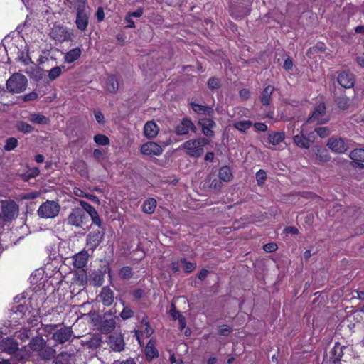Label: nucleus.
Listing matches in <instances>:
<instances>
[{
    "label": "nucleus",
    "instance_id": "1",
    "mask_svg": "<svg viewBox=\"0 0 364 364\" xmlns=\"http://www.w3.org/2000/svg\"><path fill=\"white\" fill-rule=\"evenodd\" d=\"M209 141L205 138L191 139L185 141L181 148L186 150V153L191 157L198 158L204 152V146L208 144Z\"/></svg>",
    "mask_w": 364,
    "mask_h": 364
},
{
    "label": "nucleus",
    "instance_id": "2",
    "mask_svg": "<svg viewBox=\"0 0 364 364\" xmlns=\"http://www.w3.org/2000/svg\"><path fill=\"white\" fill-rule=\"evenodd\" d=\"M28 86L26 77L20 73L13 74L6 81V89L11 93H21Z\"/></svg>",
    "mask_w": 364,
    "mask_h": 364
},
{
    "label": "nucleus",
    "instance_id": "3",
    "mask_svg": "<svg viewBox=\"0 0 364 364\" xmlns=\"http://www.w3.org/2000/svg\"><path fill=\"white\" fill-rule=\"evenodd\" d=\"M60 210V205L55 200H46L43 203L37 210L38 216L49 219L55 218Z\"/></svg>",
    "mask_w": 364,
    "mask_h": 364
},
{
    "label": "nucleus",
    "instance_id": "4",
    "mask_svg": "<svg viewBox=\"0 0 364 364\" xmlns=\"http://www.w3.org/2000/svg\"><path fill=\"white\" fill-rule=\"evenodd\" d=\"M314 132L306 134V130L304 127H302L300 134L294 136L293 141L298 147L308 149L314 141Z\"/></svg>",
    "mask_w": 364,
    "mask_h": 364
},
{
    "label": "nucleus",
    "instance_id": "5",
    "mask_svg": "<svg viewBox=\"0 0 364 364\" xmlns=\"http://www.w3.org/2000/svg\"><path fill=\"white\" fill-rule=\"evenodd\" d=\"M87 219L85 213L80 208H73L67 217V223L77 228H81Z\"/></svg>",
    "mask_w": 364,
    "mask_h": 364
},
{
    "label": "nucleus",
    "instance_id": "6",
    "mask_svg": "<svg viewBox=\"0 0 364 364\" xmlns=\"http://www.w3.org/2000/svg\"><path fill=\"white\" fill-rule=\"evenodd\" d=\"M72 36V32L66 27L55 25L52 28L51 36L60 42L71 40Z\"/></svg>",
    "mask_w": 364,
    "mask_h": 364
},
{
    "label": "nucleus",
    "instance_id": "7",
    "mask_svg": "<svg viewBox=\"0 0 364 364\" xmlns=\"http://www.w3.org/2000/svg\"><path fill=\"white\" fill-rule=\"evenodd\" d=\"M76 9L75 24L80 31L86 30L89 22V14L86 8H77Z\"/></svg>",
    "mask_w": 364,
    "mask_h": 364
},
{
    "label": "nucleus",
    "instance_id": "8",
    "mask_svg": "<svg viewBox=\"0 0 364 364\" xmlns=\"http://www.w3.org/2000/svg\"><path fill=\"white\" fill-rule=\"evenodd\" d=\"M73 333L71 328L61 327L53 332L52 338L58 343H64L70 340Z\"/></svg>",
    "mask_w": 364,
    "mask_h": 364
},
{
    "label": "nucleus",
    "instance_id": "9",
    "mask_svg": "<svg viewBox=\"0 0 364 364\" xmlns=\"http://www.w3.org/2000/svg\"><path fill=\"white\" fill-rule=\"evenodd\" d=\"M18 212V208L13 201L6 202L2 205V217L5 221H9L15 218Z\"/></svg>",
    "mask_w": 364,
    "mask_h": 364
},
{
    "label": "nucleus",
    "instance_id": "10",
    "mask_svg": "<svg viewBox=\"0 0 364 364\" xmlns=\"http://www.w3.org/2000/svg\"><path fill=\"white\" fill-rule=\"evenodd\" d=\"M326 117V106L324 103H320L314 110L309 122H316L318 124H323L328 121Z\"/></svg>",
    "mask_w": 364,
    "mask_h": 364
},
{
    "label": "nucleus",
    "instance_id": "11",
    "mask_svg": "<svg viewBox=\"0 0 364 364\" xmlns=\"http://www.w3.org/2000/svg\"><path fill=\"white\" fill-rule=\"evenodd\" d=\"M327 146L333 151L340 154L344 153L348 148L347 142L342 138H330Z\"/></svg>",
    "mask_w": 364,
    "mask_h": 364
},
{
    "label": "nucleus",
    "instance_id": "12",
    "mask_svg": "<svg viewBox=\"0 0 364 364\" xmlns=\"http://www.w3.org/2000/svg\"><path fill=\"white\" fill-rule=\"evenodd\" d=\"M190 131L196 132V127L193 122L188 118L183 119L175 128V132L177 135L188 134Z\"/></svg>",
    "mask_w": 364,
    "mask_h": 364
},
{
    "label": "nucleus",
    "instance_id": "13",
    "mask_svg": "<svg viewBox=\"0 0 364 364\" xmlns=\"http://www.w3.org/2000/svg\"><path fill=\"white\" fill-rule=\"evenodd\" d=\"M110 348L116 352H120L124 348V341L121 333H113L109 337L108 341Z\"/></svg>",
    "mask_w": 364,
    "mask_h": 364
},
{
    "label": "nucleus",
    "instance_id": "14",
    "mask_svg": "<svg viewBox=\"0 0 364 364\" xmlns=\"http://www.w3.org/2000/svg\"><path fill=\"white\" fill-rule=\"evenodd\" d=\"M162 151L163 149L161 146L153 141L145 143L141 147V152L147 156H159L162 153Z\"/></svg>",
    "mask_w": 364,
    "mask_h": 364
},
{
    "label": "nucleus",
    "instance_id": "15",
    "mask_svg": "<svg viewBox=\"0 0 364 364\" xmlns=\"http://www.w3.org/2000/svg\"><path fill=\"white\" fill-rule=\"evenodd\" d=\"M337 81L344 88H350L355 84L354 75L346 71L341 73L338 75Z\"/></svg>",
    "mask_w": 364,
    "mask_h": 364
},
{
    "label": "nucleus",
    "instance_id": "16",
    "mask_svg": "<svg viewBox=\"0 0 364 364\" xmlns=\"http://www.w3.org/2000/svg\"><path fill=\"white\" fill-rule=\"evenodd\" d=\"M104 236V233L97 230L90 232L87 237V244L92 249H95L100 244Z\"/></svg>",
    "mask_w": 364,
    "mask_h": 364
},
{
    "label": "nucleus",
    "instance_id": "17",
    "mask_svg": "<svg viewBox=\"0 0 364 364\" xmlns=\"http://www.w3.org/2000/svg\"><path fill=\"white\" fill-rule=\"evenodd\" d=\"M0 348L4 352L13 354L18 349V346L14 339L4 338L0 341Z\"/></svg>",
    "mask_w": 364,
    "mask_h": 364
},
{
    "label": "nucleus",
    "instance_id": "18",
    "mask_svg": "<svg viewBox=\"0 0 364 364\" xmlns=\"http://www.w3.org/2000/svg\"><path fill=\"white\" fill-rule=\"evenodd\" d=\"M199 125L202 127V132L207 136H213V129L216 126L215 122L208 118H203L198 121Z\"/></svg>",
    "mask_w": 364,
    "mask_h": 364
},
{
    "label": "nucleus",
    "instance_id": "19",
    "mask_svg": "<svg viewBox=\"0 0 364 364\" xmlns=\"http://www.w3.org/2000/svg\"><path fill=\"white\" fill-rule=\"evenodd\" d=\"M99 299L105 306H109L113 303L114 293L109 287H105L102 289Z\"/></svg>",
    "mask_w": 364,
    "mask_h": 364
},
{
    "label": "nucleus",
    "instance_id": "20",
    "mask_svg": "<svg viewBox=\"0 0 364 364\" xmlns=\"http://www.w3.org/2000/svg\"><path fill=\"white\" fill-rule=\"evenodd\" d=\"M159 129L157 124L153 122H147L144 127V134L149 139H153L159 134Z\"/></svg>",
    "mask_w": 364,
    "mask_h": 364
},
{
    "label": "nucleus",
    "instance_id": "21",
    "mask_svg": "<svg viewBox=\"0 0 364 364\" xmlns=\"http://www.w3.org/2000/svg\"><path fill=\"white\" fill-rule=\"evenodd\" d=\"M350 158L359 168H363L364 166V149H356L350 153Z\"/></svg>",
    "mask_w": 364,
    "mask_h": 364
},
{
    "label": "nucleus",
    "instance_id": "22",
    "mask_svg": "<svg viewBox=\"0 0 364 364\" xmlns=\"http://www.w3.org/2000/svg\"><path fill=\"white\" fill-rule=\"evenodd\" d=\"M89 255L87 251H81L73 257V264L77 268H82L87 262Z\"/></svg>",
    "mask_w": 364,
    "mask_h": 364
},
{
    "label": "nucleus",
    "instance_id": "23",
    "mask_svg": "<svg viewBox=\"0 0 364 364\" xmlns=\"http://www.w3.org/2000/svg\"><path fill=\"white\" fill-rule=\"evenodd\" d=\"M190 105L192 109L198 114L211 116L214 112L213 109L209 106L199 105L195 102H191Z\"/></svg>",
    "mask_w": 364,
    "mask_h": 364
},
{
    "label": "nucleus",
    "instance_id": "24",
    "mask_svg": "<svg viewBox=\"0 0 364 364\" xmlns=\"http://www.w3.org/2000/svg\"><path fill=\"white\" fill-rule=\"evenodd\" d=\"M153 333V329L149 326V322L146 318H143L141 320V329L136 331V336L137 339L140 340V336L149 337Z\"/></svg>",
    "mask_w": 364,
    "mask_h": 364
},
{
    "label": "nucleus",
    "instance_id": "25",
    "mask_svg": "<svg viewBox=\"0 0 364 364\" xmlns=\"http://www.w3.org/2000/svg\"><path fill=\"white\" fill-rule=\"evenodd\" d=\"M46 345V341L41 337L33 338L29 343L31 350L35 352L41 353Z\"/></svg>",
    "mask_w": 364,
    "mask_h": 364
},
{
    "label": "nucleus",
    "instance_id": "26",
    "mask_svg": "<svg viewBox=\"0 0 364 364\" xmlns=\"http://www.w3.org/2000/svg\"><path fill=\"white\" fill-rule=\"evenodd\" d=\"M82 51L80 48H75L67 52L64 55V61L71 63L77 60L81 55Z\"/></svg>",
    "mask_w": 364,
    "mask_h": 364
},
{
    "label": "nucleus",
    "instance_id": "27",
    "mask_svg": "<svg viewBox=\"0 0 364 364\" xmlns=\"http://www.w3.org/2000/svg\"><path fill=\"white\" fill-rule=\"evenodd\" d=\"M28 121L36 124H47L49 122V119L39 113H31L28 117Z\"/></svg>",
    "mask_w": 364,
    "mask_h": 364
},
{
    "label": "nucleus",
    "instance_id": "28",
    "mask_svg": "<svg viewBox=\"0 0 364 364\" xmlns=\"http://www.w3.org/2000/svg\"><path fill=\"white\" fill-rule=\"evenodd\" d=\"M116 326V321L114 318L110 316L109 318H105L102 321L101 329L103 333H109L111 332Z\"/></svg>",
    "mask_w": 364,
    "mask_h": 364
},
{
    "label": "nucleus",
    "instance_id": "29",
    "mask_svg": "<svg viewBox=\"0 0 364 364\" xmlns=\"http://www.w3.org/2000/svg\"><path fill=\"white\" fill-rule=\"evenodd\" d=\"M274 87L271 86V85H269V86H267L262 93V95H261V102L263 105H270V102H271V95L272 94V92H274Z\"/></svg>",
    "mask_w": 364,
    "mask_h": 364
},
{
    "label": "nucleus",
    "instance_id": "30",
    "mask_svg": "<svg viewBox=\"0 0 364 364\" xmlns=\"http://www.w3.org/2000/svg\"><path fill=\"white\" fill-rule=\"evenodd\" d=\"M105 87L109 92H115L119 88L118 81L114 76H109L105 82Z\"/></svg>",
    "mask_w": 364,
    "mask_h": 364
},
{
    "label": "nucleus",
    "instance_id": "31",
    "mask_svg": "<svg viewBox=\"0 0 364 364\" xmlns=\"http://www.w3.org/2000/svg\"><path fill=\"white\" fill-rule=\"evenodd\" d=\"M156 204V200L154 198H149L144 202L142 210L146 214H151L154 212Z\"/></svg>",
    "mask_w": 364,
    "mask_h": 364
},
{
    "label": "nucleus",
    "instance_id": "32",
    "mask_svg": "<svg viewBox=\"0 0 364 364\" xmlns=\"http://www.w3.org/2000/svg\"><path fill=\"white\" fill-rule=\"evenodd\" d=\"M219 178L220 180L228 182L232 178V174L230 167L223 166L219 171Z\"/></svg>",
    "mask_w": 364,
    "mask_h": 364
},
{
    "label": "nucleus",
    "instance_id": "33",
    "mask_svg": "<svg viewBox=\"0 0 364 364\" xmlns=\"http://www.w3.org/2000/svg\"><path fill=\"white\" fill-rule=\"evenodd\" d=\"M145 354L149 360H151L158 356V351L151 341L147 343L145 348Z\"/></svg>",
    "mask_w": 364,
    "mask_h": 364
},
{
    "label": "nucleus",
    "instance_id": "34",
    "mask_svg": "<svg viewBox=\"0 0 364 364\" xmlns=\"http://www.w3.org/2000/svg\"><path fill=\"white\" fill-rule=\"evenodd\" d=\"M73 358L70 353H62L56 358V364H72Z\"/></svg>",
    "mask_w": 364,
    "mask_h": 364
},
{
    "label": "nucleus",
    "instance_id": "35",
    "mask_svg": "<svg viewBox=\"0 0 364 364\" xmlns=\"http://www.w3.org/2000/svg\"><path fill=\"white\" fill-rule=\"evenodd\" d=\"M75 168L79 174L82 176H87V165L85 161L81 160L75 164Z\"/></svg>",
    "mask_w": 364,
    "mask_h": 364
},
{
    "label": "nucleus",
    "instance_id": "36",
    "mask_svg": "<svg viewBox=\"0 0 364 364\" xmlns=\"http://www.w3.org/2000/svg\"><path fill=\"white\" fill-rule=\"evenodd\" d=\"M16 127L17 130L24 134H29L34 130L33 127L23 121L18 122L16 123Z\"/></svg>",
    "mask_w": 364,
    "mask_h": 364
},
{
    "label": "nucleus",
    "instance_id": "37",
    "mask_svg": "<svg viewBox=\"0 0 364 364\" xmlns=\"http://www.w3.org/2000/svg\"><path fill=\"white\" fill-rule=\"evenodd\" d=\"M55 353L56 352L53 348L48 347L46 345L44 348L41 350L39 355L41 356L42 358L45 360H50V358L54 357Z\"/></svg>",
    "mask_w": 364,
    "mask_h": 364
},
{
    "label": "nucleus",
    "instance_id": "38",
    "mask_svg": "<svg viewBox=\"0 0 364 364\" xmlns=\"http://www.w3.org/2000/svg\"><path fill=\"white\" fill-rule=\"evenodd\" d=\"M64 68L65 66H56L53 68L48 73V78L52 81L55 80L62 74V70Z\"/></svg>",
    "mask_w": 364,
    "mask_h": 364
},
{
    "label": "nucleus",
    "instance_id": "39",
    "mask_svg": "<svg viewBox=\"0 0 364 364\" xmlns=\"http://www.w3.org/2000/svg\"><path fill=\"white\" fill-rule=\"evenodd\" d=\"M284 139V135L282 132H277L269 136V141L272 145H277Z\"/></svg>",
    "mask_w": 364,
    "mask_h": 364
},
{
    "label": "nucleus",
    "instance_id": "40",
    "mask_svg": "<svg viewBox=\"0 0 364 364\" xmlns=\"http://www.w3.org/2000/svg\"><path fill=\"white\" fill-rule=\"evenodd\" d=\"M80 204L82 206L81 209L83 210L84 212L86 211L90 216H93V215L97 213L95 208L86 201L80 200Z\"/></svg>",
    "mask_w": 364,
    "mask_h": 364
},
{
    "label": "nucleus",
    "instance_id": "41",
    "mask_svg": "<svg viewBox=\"0 0 364 364\" xmlns=\"http://www.w3.org/2000/svg\"><path fill=\"white\" fill-rule=\"evenodd\" d=\"M252 124V123L250 120H243L235 122L234 127L240 131L245 132L248 129Z\"/></svg>",
    "mask_w": 364,
    "mask_h": 364
},
{
    "label": "nucleus",
    "instance_id": "42",
    "mask_svg": "<svg viewBox=\"0 0 364 364\" xmlns=\"http://www.w3.org/2000/svg\"><path fill=\"white\" fill-rule=\"evenodd\" d=\"M94 141L97 144L101 146H105L109 144V138L107 136L100 134L95 135Z\"/></svg>",
    "mask_w": 364,
    "mask_h": 364
},
{
    "label": "nucleus",
    "instance_id": "43",
    "mask_svg": "<svg viewBox=\"0 0 364 364\" xmlns=\"http://www.w3.org/2000/svg\"><path fill=\"white\" fill-rule=\"evenodd\" d=\"M18 145V140L14 137H10L6 139L4 149L7 151L14 150Z\"/></svg>",
    "mask_w": 364,
    "mask_h": 364
},
{
    "label": "nucleus",
    "instance_id": "44",
    "mask_svg": "<svg viewBox=\"0 0 364 364\" xmlns=\"http://www.w3.org/2000/svg\"><path fill=\"white\" fill-rule=\"evenodd\" d=\"M256 179H257L258 186H263L267 179L266 172L262 169H260L259 171H258L256 173Z\"/></svg>",
    "mask_w": 364,
    "mask_h": 364
},
{
    "label": "nucleus",
    "instance_id": "45",
    "mask_svg": "<svg viewBox=\"0 0 364 364\" xmlns=\"http://www.w3.org/2000/svg\"><path fill=\"white\" fill-rule=\"evenodd\" d=\"M132 275V270L129 267H124L119 271V276L123 279H129Z\"/></svg>",
    "mask_w": 364,
    "mask_h": 364
},
{
    "label": "nucleus",
    "instance_id": "46",
    "mask_svg": "<svg viewBox=\"0 0 364 364\" xmlns=\"http://www.w3.org/2000/svg\"><path fill=\"white\" fill-rule=\"evenodd\" d=\"M181 262L183 264V269L187 273L193 272L196 267V263L188 262L185 259H181Z\"/></svg>",
    "mask_w": 364,
    "mask_h": 364
},
{
    "label": "nucleus",
    "instance_id": "47",
    "mask_svg": "<svg viewBox=\"0 0 364 364\" xmlns=\"http://www.w3.org/2000/svg\"><path fill=\"white\" fill-rule=\"evenodd\" d=\"M349 102V99L345 96L340 97L337 100L338 107L343 109L348 107Z\"/></svg>",
    "mask_w": 364,
    "mask_h": 364
},
{
    "label": "nucleus",
    "instance_id": "48",
    "mask_svg": "<svg viewBox=\"0 0 364 364\" xmlns=\"http://www.w3.org/2000/svg\"><path fill=\"white\" fill-rule=\"evenodd\" d=\"M314 131L321 138L328 136L331 133L330 129L326 127L316 128Z\"/></svg>",
    "mask_w": 364,
    "mask_h": 364
},
{
    "label": "nucleus",
    "instance_id": "49",
    "mask_svg": "<svg viewBox=\"0 0 364 364\" xmlns=\"http://www.w3.org/2000/svg\"><path fill=\"white\" fill-rule=\"evenodd\" d=\"M134 312L127 306H124L122 311L120 314V316L122 319L126 320L132 317Z\"/></svg>",
    "mask_w": 364,
    "mask_h": 364
},
{
    "label": "nucleus",
    "instance_id": "50",
    "mask_svg": "<svg viewBox=\"0 0 364 364\" xmlns=\"http://www.w3.org/2000/svg\"><path fill=\"white\" fill-rule=\"evenodd\" d=\"M92 154L93 157L99 162H101L105 159V154L100 149H94Z\"/></svg>",
    "mask_w": 364,
    "mask_h": 364
},
{
    "label": "nucleus",
    "instance_id": "51",
    "mask_svg": "<svg viewBox=\"0 0 364 364\" xmlns=\"http://www.w3.org/2000/svg\"><path fill=\"white\" fill-rule=\"evenodd\" d=\"M100 343H101V338H100V336H92L91 341H90V346L94 347V348H97L98 346H100Z\"/></svg>",
    "mask_w": 364,
    "mask_h": 364
},
{
    "label": "nucleus",
    "instance_id": "52",
    "mask_svg": "<svg viewBox=\"0 0 364 364\" xmlns=\"http://www.w3.org/2000/svg\"><path fill=\"white\" fill-rule=\"evenodd\" d=\"M263 249L267 252H272L277 249V245L274 242H271L264 245Z\"/></svg>",
    "mask_w": 364,
    "mask_h": 364
},
{
    "label": "nucleus",
    "instance_id": "53",
    "mask_svg": "<svg viewBox=\"0 0 364 364\" xmlns=\"http://www.w3.org/2000/svg\"><path fill=\"white\" fill-rule=\"evenodd\" d=\"M38 98V94L36 92H31L24 95V101H33Z\"/></svg>",
    "mask_w": 364,
    "mask_h": 364
},
{
    "label": "nucleus",
    "instance_id": "54",
    "mask_svg": "<svg viewBox=\"0 0 364 364\" xmlns=\"http://www.w3.org/2000/svg\"><path fill=\"white\" fill-rule=\"evenodd\" d=\"M218 84H219V80L217 78H214V77L210 78L208 82V87L210 89H215V88L218 87Z\"/></svg>",
    "mask_w": 364,
    "mask_h": 364
},
{
    "label": "nucleus",
    "instance_id": "55",
    "mask_svg": "<svg viewBox=\"0 0 364 364\" xmlns=\"http://www.w3.org/2000/svg\"><path fill=\"white\" fill-rule=\"evenodd\" d=\"M230 333V328L228 326L223 325L219 328V333L223 336H227Z\"/></svg>",
    "mask_w": 364,
    "mask_h": 364
},
{
    "label": "nucleus",
    "instance_id": "56",
    "mask_svg": "<svg viewBox=\"0 0 364 364\" xmlns=\"http://www.w3.org/2000/svg\"><path fill=\"white\" fill-rule=\"evenodd\" d=\"M255 128L257 131L265 132L267 129V126L264 123L257 122L254 124Z\"/></svg>",
    "mask_w": 364,
    "mask_h": 364
},
{
    "label": "nucleus",
    "instance_id": "57",
    "mask_svg": "<svg viewBox=\"0 0 364 364\" xmlns=\"http://www.w3.org/2000/svg\"><path fill=\"white\" fill-rule=\"evenodd\" d=\"M128 15H130V16L132 18V17H135V18H139L142 16L143 14V9L141 8H139L136 11H134V12H129L127 13Z\"/></svg>",
    "mask_w": 364,
    "mask_h": 364
},
{
    "label": "nucleus",
    "instance_id": "58",
    "mask_svg": "<svg viewBox=\"0 0 364 364\" xmlns=\"http://www.w3.org/2000/svg\"><path fill=\"white\" fill-rule=\"evenodd\" d=\"M293 65H293L292 60L289 57L287 58V59L284 62V68L287 70H292Z\"/></svg>",
    "mask_w": 364,
    "mask_h": 364
},
{
    "label": "nucleus",
    "instance_id": "59",
    "mask_svg": "<svg viewBox=\"0 0 364 364\" xmlns=\"http://www.w3.org/2000/svg\"><path fill=\"white\" fill-rule=\"evenodd\" d=\"M96 16L98 21H102L105 18L104 10L102 7H99L96 12Z\"/></svg>",
    "mask_w": 364,
    "mask_h": 364
},
{
    "label": "nucleus",
    "instance_id": "60",
    "mask_svg": "<svg viewBox=\"0 0 364 364\" xmlns=\"http://www.w3.org/2000/svg\"><path fill=\"white\" fill-rule=\"evenodd\" d=\"M75 9L77 8H86V0H74Z\"/></svg>",
    "mask_w": 364,
    "mask_h": 364
},
{
    "label": "nucleus",
    "instance_id": "61",
    "mask_svg": "<svg viewBox=\"0 0 364 364\" xmlns=\"http://www.w3.org/2000/svg\"><path fill=\"white\" fill-rule=\"evenodd\" d=\"M171 316L175 319H178L179 316H182L179 311H178L173 306H172V309L170 310Z\"/></svg>",
    "mask_w": 364,
    "mask_h": 364
},
{
    "label": "nucleus",
    "instance_id": "62",
    "mask_svg": "<svg viewBox=\"0 0 364 364\" xmlns=\"http://www.w3.org/2000/svg\"><path fill=\"white\" fill-rule=\"evenodd\" d=\"M91 217V219L92 220V223L95 225H97V226H100L101 225V219L98 215V213H95V215H93V216H90Z\"/></svg>",
    "mask_w": 364,
    "mask_h": 364
},
{
    "label": "nucleus",
    "instance_id": "63",
    "mask_svg": "<svg viewBox=\"0 0 364 364\" xmlns=\"http://www.w3.org/2000/svg\"><path fill=\"white\" fill-rule=\"evenodd\" d=\"M125 21L127 22V27L128 28H134L135 23L132 19V18L130 16V15L127 14L125 16Z\"/></svg>",
    "mask_w": 364,
    "mask_h": 364
},
{
    "label": "nucleus",
    "instance_id": "64",
    "mask_svg": "<svg viewBox=\"0 0 364 364\" xmlns=\"http://www.w3.org/2000/svg\"><path fill=\"white\" fill-rule=\"evenodd\" d=\"M73 193L78 197H85L86 193L79 188L75 187L73 188Z\"/></svg>",
    "mask_w": 364,
    "mask_h": 364
}]
</instances>
